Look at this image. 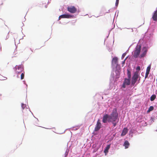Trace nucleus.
<instances>
[{"label":"nucleus","instance_id":"1","mask_svg":"<svg viewBox=\"0 0 157 157\" xmlns=\"http://www.w3.org/2000/svg\"><path fill=\"white\" fill-rule=\"evenodd\" d=\"M118 115L117 109L114 108L110 115L105 114L103 116L102 122L104 123H106L107 121L112 122L114 127L119 121V119H118Z\"/></svg>","mask_w":157,"mask_h":157},{"label":"nucleus","instance_id":"2","mask_svg":"<svg viewBox=\"0 0 157 157\" xmlns=\"http://www.w3.org/2000/svg\"><path fill=\"white\" fill-rule=\"evenodd\" d=\"M141 46L140 45H137L135 48V50L134 52L133 56L135 58L138 57L140 52Z\"/></svg>","mask_w":157,"mask_h":157},{"label":"nucleus","instance_id":"3","mask_svg":"<svg viewBox=\"0 0 157 157\" xmlns=\"http://www.w3.org/2000/svg\"><path fill=\"white\" fill-rule=\"evenodd\" d=\"M139 77V72L136 71L133 75L131 80V84L133 86L137 81Z\"/></svg>","mask_w":157,"mask_h":157},{"label":"nucleus","instance_id":"4","mask_svg":"<svg viewBox=\"0 0 157 157\" xmlns=\"http://www.w3.org/2000/svg\"><path fill=\"white\" fill-rule=\"evenodd\" d=\"M16 72L17 74L20 73L23 70V66L21 65L16 66L15 67Z\"/></svg>","mask_w":157,"mask_h":157},{"label":"nucleus","instance_id":"5","mask_svg":"<svg viewBox=\"0 0 157 157\" xmlns=\"http://www.w3.org/2000/svg\"><path fill=\"white\" fill-rule=\"evenodd\" d=\"M67 10L71 13H75L77 11V9L73 6H68L67 8Z\"/></svg>","mask_w":157,"mask_h":157},{"label":"nucleus","instance_id":"6","mask_svg":"<svg viewBox=\"0 0 157 157\" xmlns=\"http://www.w3.org/2000/svg\"><path fill=\"white\" fill-rule=\"evenodd\" d=\"M130 78H125L124 79L122 87L123 88L126 87V85H129L130 84Z\"/></svg>","mask_w":157,"mask_h":157},{"label":"nucleus","instance_id":"7","mask_svg":"<svg viewBox=\"0 0 157 157\" xmlns=\"http://www.w3.org/2000/svg\"><path fill=\"white\" fill-rule=\"evenodd\" d=\"M101 124L100 121L99 120H98L96 126L95 128L94 131H97L99 130L101 128Z\"/></svg>","mask_w":157,"mask_h":157},{"label":"nucleus","instance_id":"8","mask_svg":"<svg viewBox=\"0 0 157 157\" xmlns=\"http://www.w3.org/2000/svg\"><path fill=\"white\" fill-rule=\"evenodd\" d=\"M73 17L72 15L69 14H63L60 16L59 17V20H60L61 18H71Z\"/></svg>","mask_w":157,"mask_h":157},{"label":"nucleus","instance_id":"9","mask_svg":"<svg viewBox=\"0 0 157 157\" xmlns=\"http://www.w3.org/2000/svg\"><path fill=\"white\" fill-rule=\"evenodd\" d=\"M143 51H144V52L140 56V58L144 57L146 55L147 52V50L145 47L143 49Z\"/></svg>","mask_w":157,"mask_h":157},{"label":"nucleus","instance_id":"10","mask_svg":"<svg viewBox=\"0 0 157 157\" xmlns=\"http://www.w3.org/2000/svg\"><path fill=\"white\" fill-rule=\"evenodd\" d=\"M152 18L154 21H157V10L154 12Z\"/></svg>","mask_w":157,"mask_h":157},{"label":"nucleus","instance_id":"11","mask_svg":"<svg viewBox=\"0 0 157 157\" xmlns=\"http://www.w3.org/2000/svg\"><path fill=\"white\" fill-rule=\"evenodd\" d=\"M118 62V58L116 57H114L112 59V63L113 64H117Z\"/></svg>","mask_w":157,"mask_h":157},{"label":"nucleus","instance_id":"12","mask_svg":"<svg viewBox=\"0 0 157 157\" xmlns=\"http://www.w3.org/2000/svg\"><path fill=\"white\" fill-rule=\"evenodd\" d=\"M128 132V129L126 128H124L122 131L121 136H125Z\"/></svg>","mask_w":157,"mask_h":157},{"label":"nucleus","instance_id":"13","mask_svg":"<svg viewBox=\"0 0 157 157\" xmlns=\"http://www.w3.org/2000/svg\"><path fill=\"white\" fill-rule=\"evenodd\" d=\"M129 143L127 140H126L124 144V146L125 147V148L127 149L129 145Z\"/></svg>","mask_w":157,"mask_h":157},{"label":"nucleus","instance_id":"14","mask_svg":"<svg viewBox=\"0 0 157 157\" xmlns=\"http://www.w3.org/2000/svg\"><path fill=\"white\" fill-rule=\"evenodd\" d=\"M110 147V145H107L106 147H105V149L104 150V152L106 153L108 152V150Z\"/></svg>","mask_w":157,"mask_h":157},{"label":"nucleus","instance_id":"15","mask_svg":"<svg viewBox=\"0 0 157 157\" xmlns=\"http://www.w3.org/2000/svg\"><path fill=\"white\" fill-rule=\"evenodd\" d=\"M127 75L128 78L130 79L131 77V72L129 70H127Z\"/></svg>","mask_w":157,"mask_h":157},{"label":"nucleus","instance_id":"16","mask_svg":"<svg viewBox=\"0 0 157 157\" xmlns=\"http://www.w3.org/2000/svg\"><path fill=\"white\" fill-rule=\"evenodd\" d=\"M156 98V95L155 94L152 95L150 98V100L151 101H154Z\"/></svg>","mask_w":157,"mask_h":157},{"label":"nucleus","instance_id":"17","mask_svg":"<svg viewBox=\"0 0 157 157\" xmlns=\"http://www.w3.org/2000/svg\"><path fill=\"white\" fill-rule=\"evenodd\" d=\"M154 109V107L153 106H151L149 108L148 110L147 111V112H149L153 110Z\"/></svg>","mask_w":157,"mask_h":157},{"label":"nucleus","instance_id":"18","mask_svg":"<svg viewBox=\"0 0 157 157\" xmlns=\"http://www.w3.org/2000/svg\"><path fill=\"white\" fill-rule=\"evenodd\" d=\"M151 65L148 66L147 68L146 72L149 73L151 69Z\"/></svg>","mask_w":157,"mask_h":157},{"label":"nucleus","instance_id":"19","mask_svg":"<svg viewBox=\"0 0 157 157\" xmlns=\"http://www.w3.org/2000/svg\"><path fill=\"white\" fill-rule=\"evenodd\" d=\"M24 72H23V73H22L21 74V79H23L24 78Z\"/></svg>","mask_w":157,"mask_h":157},{"label":"nucleus","instance_id":"20","mask_svg":"<svg viewBox=\"0 0 157 157\" xmlns=\"http://www.w3.org/2000/svg\"><path fill=\"white\" fill-rule=\"evenodd\" d=\"M26 105L23 104V103L21 104V107L22 109H24L25 107H26Z\"/></svg>","mask_w":157,"mask_h":157},{"label":"nucleus","instance_id":"21","mask_svg":"<svg viewBox=\"0 0 157 157\" xmlns=\"http://www.w3.org/2000/svg\"><path fill=\"white\" fill-rule=\"evenodd\" d=\"M149 74V73H148V72H146L145 75V79H146L148 77V75Z\"/></svg>","mask_w":157,"mask_h":157},{"label":"nucleus","instance_id":"22","mask_svg":"<svg viewBox=\"0 0 157 157\" xmlns=\"http://www.w3.org/2000/svg\"><path fill=\"white\" fill-rule=\"evenodd\" d=\"M136 70L137 71H138L139 72V71L140 70V66H137L136 68Z\"/></svg>","mask_w":157,"mask_h":157},{"label":"nucleus","instance_id":"23","mask_svg":"<svg viewBox=\"0 0 157 157\" xmlns=\"http://www.w3.org/2000/svg\"><path fill=\"white\" fill-rule=\"evenodd\" d=\"M119 0H116V6H117L118 4V3H119Z\"/></svg>","mask_w":157,"mask_h":157},{"label":"nucleus","instance_id":"24","mask_svg":"<svg viewBox=\"0 0 157 157\" xmlns=\"http://www.w3.org/2000/svg\"><path fill=\"white\" fill-rule=\"evenodd\" d=\"M126 54L125 53H123L122 56V57H121V58L122 59H123L124 58V57H125V56L126 55Z\"/></svg>","mask_w":157,"mask_h":157},{"label":"nucleus","instance_id":"25","mask_svg":"<svg viewBox=\"0 0 157 157\" xmlns=\"http://www.w3.org/2000/svg\"><path fill=\"white\" fill-rule=\"evenodd\" d=\"M126 59H125V60H124V61H123L122 62V64H124L125 63V60Z\"/></svg>","mask_w":157,"mask_h":157},{"label":"nucleus","instance_id":"26","mask_svg":"<svg viewBox=\"0 0 157 157\" xmlns=\"http://www.w3.org/2000/svg\"><path fill=\"white\" fill-rule=\"evenodd\" d=\"M7 79V78H6V77H5V79H4L3 80H5V79Z\"/></svg>","mask_w":157,"mask_h":157},{"label":"nucleus","instance_id":"27","mask_svg":"<svg viewBox=\"0 0 157 157\" xmlns=\"http://www.w3.org/2000/svg\"><path fill=\"white\" fill-rule=\"evenodd\" d=\"M156 131H157V130H156Z\"/></svg>","mask_w":157,"mask_h":157}]
</instances>
